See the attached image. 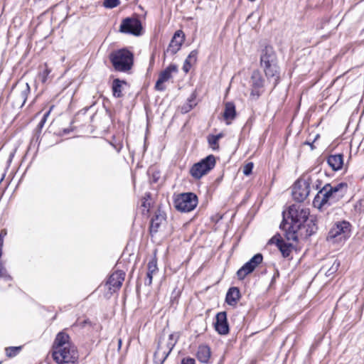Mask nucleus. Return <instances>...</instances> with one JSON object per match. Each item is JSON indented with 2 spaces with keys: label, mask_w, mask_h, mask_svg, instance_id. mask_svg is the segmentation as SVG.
I'll use <instances>...</instances> for the list:
<instances>
[{
  "label": "nucleus",
  "mask_w": 364,
  "mask_h": 364,
  "mask_svg": "<svg viewBox=\"0 0 364 364\" xmlns=\"http://www.w3.org/2000/svg\"><path fill=\"white\" fill-rule=\"evenodd\" d=\"M177 343V336L170 334L166 339L161 338L158 348L154 353V360L156 364H163Z\"/></svg>",
  "instance_id": "nucleus-5"
},
{
  "label": "nucleus",
  "mask_w": 364,
  "mask_h": 364,
  "mask_svg": "<svg viewBox=\"0 0 364 364\" xmlns=\"http://www.w3.org/2000/svg\"><path fill=\"white\" fill-rule=\"evenodd\" d=\"M125 274L124 272L118 270L113 272L109 277L106 285L109 291L113 292L118 290L124 280Z\"/></svg>",
  "instance_id": "nucleus-16"
},
{
  "label": "nucleus",
  "mask_w": 364,
  "mask_h": 364,
  "mask_svg": "<svg viewBox=\"0 0 364 364\" xmlns=\"http://www.w3.org/2000/svg\"><path fill=\"white\" fill-rule=\"evenodd\" d=\"M193 107H194V105H187V103H186L185 105H183L182 106L181 112L183 113H187L189 111H191Z\"/></svg>",
  "instance_id": "nucleus-38"
},
{
  "label": "nucleus",
  "mask_w": 364,
  "mask_h": 364,
  "mask_svg": "<svg viewBox=\"0 0 364 364\" xmlns=\"http://www.w3.org/2000/svg\"><path fill=\"white\" fill-rule=\"evenodd\" d=\"M4 245V238L0 237V252L1 253V249Z\"/></svg>",
  "instance_id": "nucleus-46"
},
{
  "label": "nucleus",
  "mask_w": 364,
  "mask_h": 364,
  "mask_svg": "<svg viewBox=\"0 0 364 364\" xmlns=\"http://www.w3.org/2000/svg\"><path fill=\"white\" fill-rule=\"evenodd\" d=\"M109 60L116 71L127 73L133 66L134 55L129 50L122 48L111 53Z\"/></svg>",
  "instance_id": "nucleus-4"
},
{
  "label": "nucleus",
  "mask_w": 364,
  "mask_h": 364,
  "mask_svg": "<svg viewBox=\"0 0 364 364\" xmlns=\"http://www.w3.org/2000/svg\"><path fill=\"white\" fill-rule=\"evenodd\" d=\"M6 234H7V231L6 229L1 230V232H0V237L4 238V237L6 235Z\"/></svg>",
  "instance_id": "nucleus-43"
},
{
  "label": "nucleus",
  "mask_w": 364,
  "mask_h": 364,
  "mask_svg": "<svg viewBox=\"0 0 364 364\" xmlns=\"http://www.w3.org/2000/svg\"><path fill=\"white\" fill-rule=\"evenodd\" d=\"M191 67H192V65L191 63H189L188 62L185 60L182 69H183V70L186 73H187L189 72V70H191Z\"/></svg>",
  "instance_id": "nucleus-39"
},
{
  "label": "nucleus",
  "mask_w": 364,
  "mask_h": 364,
  "mask_svg": "<svg viewBox=\"0 0 364 364\" xmlns=\"http://www.w3.org/2000/svg\"><path fill=\"white\" fill-rule=\"evenodd\" d=\"M52 356L58 364L74 363L78 359L76 347L71 343L68 334L58 333L52 347Z\"/></svg>",
  "instance_id": "nucleus-1"
},
{
  "label": "nucleus",
  "mask_w": 364,
  "mask_h": 364,
  "mask_svg": "<svg viewBox=\"0 0 364 364\" xmlns=\"http://www.w3.org/2000/svg\"><path fill=\"white\" fill-rule=\"evenodd\" d=\"M318 185H316V189H318Z\"/></svg>",
  "instance_id": "nucleus-50"
},
{
  "label": "nucleus",
  "mask_w": 364,
  "mask_h": 364,
  "mask_svg": "<svg viewBox=\"0 0 364 364\" xmlns=\"http://www.w3.org/2000/svg\"><path fill=\"white\" fill-rule=\"evenodd\" d=\"M15 92H18L17 99L15 102L16 105L22 107L26 102L28 94L30 93V86L28 83L19 85Z\"/></svg>",
  "instance_id": "nucleus-20"
},
{
  "label": "nucleus",
  "mask_w": 364,
  "mask_h": 364,
  "mask_svg": "<svg viewBox=\"0 0 364 364\" xmlns=\"http://www.w3.org/2000/svg\"><path fill=\"white\" fill-rule=\"evenodd\" d=\"M327 163L332 170H341L343 165V155L341 154L330 155L327 158Z\"/></svg>",
  "instance_id": "nucleus-22"
},
{
  "label": "nucleus",
  "mask_w": 364,
  "mask_h": 364,
  "mask_svg": "<svg viewBox=\"0 0 364 364\" xmlns=\"http://www.w3.org/2000/svg\"><path fill=\"white\" fill-rule=\"evenodd\" d=\"M185 40V35L181 30L176 31L166 53L170 55H175L181 48Z\"/></svg>",
  "instance_id": "nucleus-15"
},
{
  "label": "nucleus",
  "mask_w": 364,
  "mask_h": 364,
  "mask_svg": "<svg viewBox=\"0 0 364 364\" xmlns=\"http://www.w3.org/2000/svg\"><path fill=\"white\" fill-rule=\"evenodd\" d=\"M280 228L285 231L287 241H296L299 236H303L302 228H294L293 224L283 222Z\"/></svg>",
  "instance_id": "nucleus-19"
},
{
  "label": "nucleus",
  "mask_w": 364,
  "mask_h": 364,
  "mask_svg": "<svg viewBox=\"0 0 364 364\" xmlns=\"http://www.w3.org/2000/svg\"><path fill=\"white\" fill-rule=\"evenodd\" d=\"M307 144H308L309 145H310V146H311V149H313V145H312V144L309 143V142H308Z\"/></svg>",
  "instance_id": "nucleus-48"
},
{
  "label": "nucleus",
  "mask_w": 364,
  "mask_h": 364,
  "mask_svg": "<svg viewBox=\"0 0 364 364\" xmlns=\"http://www.w3.org/2000/svg\"><path fill=\"white\" fill-rule=\"evenodd\" d=\"M208 141L210 146L213 150H218L219 149L218 140L215 138L214 135H209L208 136Z\"/></svg>",
  "instance_id": "nucleus-31"
},
{
  "label": "nucleus",
  "mask_w": 364,
  "mask_h": 364,
  "mask_svg": "<svg viewBox=\"0 0 364 364\" xmlns=\"http://www.w3.org/2000/svg\"><path fill=\"white\" fill-rule=\"evenodd\" d=\"M50 112V110H49L48 112H47L44 114L43 117L42 118V119L41 120V122L39 123V127H42L44 125V124L46 121V119H47L48 116L49 115Z\"/></svg>",
  "instance_id": "nucleus-41"
},
{
  "label": "nucleus",
  "mask_w": 364,
  "mask_h": 364,
  "mask_svg": "<svg viewBox=\"0 0 364 364\" xmlns=\"http://www.w3.org/2000/svg\"><path fill=\"white\" fill-rule=\"evenodd\" d=\"M126 82L120 80L119 79H114L112 82V92L115 97H122V85H125Z\"/></svg>",
  "instance_id": "nucleus-28"
},
{
  "label": "nucleus",
  "mask_w": 364,
  "mask_h": 364,
  "mask_svg": "<svg viewBox=\"0 0 364 364\" xmlns=\"http://www.w3.org/2000/svg\"><path fill=\"white\" fill-rule=\"evenodd\" d=\"M214 136L219 141L223 136V134L222 133H220L217 135H214Z\"/></svg>",
  "instance_id": "nucleus-45"
},
{
  "label": "nucleus",
  "mask_w": 364,
  "mask_h": 364,
  "mask_svg": "<svg viewBox=\"0 0 364 364\" xmlns=\"http://www.w3.org/2000/svg\"><path fill=\"white\" fill-rule=\"evenodd\" d=\"M178 68L176 65L171 64L168 66L164 70L160 73L159 78L156 82L155 88L157 90L163 91L165 90V86L164 83L167 82L169 79L172 77V73H177Z\"/></svg>",
  "instance_id": "nucleus-14"
},
{
  "label": "nucleus",
  "mask_w": 364,
  "mask_h": 364,
  "mask_svg": "<svg viewBox=\"0 0 364 364\" xmlns=\"http://www.w3.org/2000/svg\"><path fill=\"white\" fill-rule=\"evenodd\" d=\"M0 279H4L5 281L11 280V276L7 273L6 269L3 267H0Z\"/></svg>",
  "instance_id": "nucleus-36"
},
{
  "label": "nucleus",
  "mask_w": 364,
  "mask_h": 364,
  "mask_svg": "<svg viewBox=\"0 0 364 364\" xmlns=\"http://www.w3.org/2000/svg\"><path fill=\"white\" fill-rule=\"evenodd\" d=\"M265 80L258 70H255L251 75L250 84L251 87L250 97L257 100L264 92Z\"/></svg>",
  "instance_id": "nucleus-11"
},
{
  "label": "nucleus",
  "mask_w": 364,
  "mask_h": 364,
  "mask_svg": "<svg viewBox=\"0 0 364 364\" xmlns=\"http://www.w3.org/2000/svg\"><path fill=\"white\" fill-rule=\"evenodd\" d=\"M215 157L209 155L193 164L190 169V174L196 180L200 179L215 167Z\"/></svg>",
  "instance_id": "nucleus-7"
},
{
  "label": "nucleus",
  "mask_w": 364,
  "mask_h": 364,
  "mask_svg": "<svg viewBox=\"0 0 364 364\" xmlns=\"http://www.w3.org/2000/svg\"><path fill=\"white\" fill-rule=\"evenodd\" d=\"M215 328L216 331L221 335H226L229 332V326L227 320V314L225 311H221L216 314Z\"/></svg>",
  "instance_id": "nucleus-18"
},
{
  "label": "nucleus",
  "mask_w": 364,
  "mask_h": 364,
  "mask_svg": "<svg viewBox=\"0 0 364 364\" xmlns=\"http://www.w3.org/2000/svg\"><path fill=\"white\" fill-rule=\"evenodd\" d=\"M253 168V163L250 162L247 164L243 168V173L246 176L250 175L252 173Z\"/></svg>",
  "instance_id": "nucleus-37"
},
{
  "label": "nucleus",
  "mask_w": 364,
  "mask_h": 364,
  "mask_svg": "<svg viewBox=\"0 0 364 364\" xmlns=\"http://www.w3.org/2000/svg\"><path fill=\"white\" fill-rule=\"evenodd\" d=\"M263 257L260 253L254 255L248 262H247L237 272V278L242 280L247 275L252 273L256 267L262 262Z\"/></svg>",
  "instance_id": "nucleus-12"
},
{
  "label": "nucleus",
  "mask_w": 364,
  "mask_h": 364,
  "mask_svg": "<svg viewBox=\"0 0 364 364\" xmlns=\"http://www.w3.org/2000/svg\"><path fill=\"white\" fill-rule=\"evenodd\" d=\"M121 346H122V340L119 338L118 340V348H119V349L121 348Z\"/></svg>",
  "instance_id": "nucleus-47"
},
{
  "label": "nucleus",
  "mask_w": 364,
  "mask_h": 364,
  "mask_svg": "<svg viewBox=\"0 0 364 364\" xmlns=\"http://www.w3.org/2000/svg\"><path fill=\"white\" fill-rule=\"evenodd\" d=\"M187 105H194V107L196 105V95L192 94L191 97L188 99Z\"/></svg>",
  "instance_id": "nucleus-40"
},
{
  "label": "nucleus",
  "mask_w": 364,
  "mask_h": 364,
  "mask_svg": "<svg viewBox=\"0 0 364 364\" xmlns=\"http://www.w3.org/2000/svg\"><path fill=\"white\" fill-rule=\"evenodd\" d=\"M181 364H196L195 360L191 358H183L181 361Z\"/></svg>",
  "instance_id": "nucleus-42"
},
{
  "label": "nucleus",
  "mask_w": 364,
  "mask_h": 364,
  "mask_svg": "<svg viewBox=\"0 0 364 364\" xmlns=\"http://www.w3.org/2000/svg\"><path fill=\"white\" fill-rule=\"evenodd\" d=\"M141 24L139 20L135 18H127L121 23L119 31L124 33H131L134 36L140 34Z\"/></svg>",
  "instance_id": "nucleus-13"
},
{
  "label": "nucleus",
  "mask_w": 364,
  "mask_h": 364,
  "mask_svg": "<svg viewBox=\"0 0 364 364\" xmlns=\"http://www.w3.org/2000/svg\"><path fill=\"white\" fill-rule=\"evenodd\" d=\"M350 224L347 221L336 223L328 232L327 240L332 242H341L350 235Z\"/></svg>",
  "instance_id": "nucleus-8"
},
{
  "label": "nucleus",
  "mask_w": 364,
  "mask_h": 364,
  "mask_svg": "<svg viewBox=\"0 0 364 364\" xmlns=\"http://www.w3.org/2000/svg\"><path fill=\"white\" fill-rule=\"evenodd\" d=\"M236 116L235 106L233 102H228L225 103L223 117L229 124Z\"/></svg>",
  "instance_id": "nucleus-24"
},
{
  "label": "nucleus",
  "mask_w": 364,
  "mask_h": 364,
  "mask_svg": "<svg viewBox=\"0 0 364 364\" xmlns=\"http://www.w3.org/2000/svg\"><path fill=\"white\" fill-rule=\"evenodd\" d=\"M260 66L263 69L268 82L274 89L279 81V69L277 55L271 46H266L260 54Z\"/></svg>",
  "instance_id": "nucleus-3"
},
{
  "label": "nucleus",
  "mask_w": 364,
  "mask_h": 364,
  "mask_svg": "<svg viewBox=\"0 0 364 364\" xmlns=\"http://www.w3.org/2000/svg\"><path fill=\"white\" fill-rule=\"evenodd\" d=\"M268 244H275L279 250L281 251L283 257H287L289 256L291 250L293 249L292 244L289 242H285L280 237L279 235H276L272 237Z\"/></svg>",
  "instance_id": "nucleus-17"
},
{
  "label": "nucleus",
  "mask_w": 364,
  "mask_h": 364,
  "mask_svg": "<svg viewBox=\"0 0 364 364\" xmlns=\"http://www.w3.org/2000/svg\"><path fill=\"white\" fill-rule=\"evenodd\" d=\"M158 272L157 262L155 258L151 259L147 265L146 278L145 285L150 286L152 284L153 276Z\"/></svg>",
  "instance_id": "nucleus-23"
},
{
  "label": "nucleus",
  "mask_w": 364,
  "mask_h": 364,
  "mask_svg": "<svg viewBox=\"0 0 364 364\" xmlns=\"http://www.w3.org/2000/svg\"><path fill=\"white\" fill-rule=\"evenodd\" d=\"M143 205H144V207H146V203H145V202H144Z\"/></svg>",
  "instance_id": "nucleus-49"
},
{
  "label": "nucleus",
  "mask_w": 364,
  "mask_h": 364,
  "mask_svg": "<svg viewBox=\"0 0 364 364\" xmlns=\"http://www.w3.org/2000/svg\"><path fill=\"white\" fill-rule=\"evenodd\" d=\"M289 214L291 218V223L294 228H305L304 223H308L310 211L307 208L301 205H292L289 207Z\"/></svg>",
  "instance_id": "nucleus-6"
},
{
  "label": "nucleus",
  "mask_w": 364,
  "mask_h": 364,
  "mask_svg": "<svg viewBox=\"0 0 364 364\" xmlns=\"http://www.w3.org/2000/svg\"><path fill=\"white\" fill-rule=\"evenodd\" d=\"M313 180L312 176H308L300 178L294 183L292 188V197L295 200L301 203L307 198Z\"/></svg>",
  "instance_id": "nucleus-9"
},
{
  "label": "nucleus",
  "mask_w": 364,
  "mask_h": 364,
  "mask_svg": "<svg viewBox=\"0 0 364 364\" xmlns=\"http://www.w3.org/2000/svg\"><path fill=\"white\" fill-rule=\"evenodd\" d=\"M197 204L198 198L193 193H181L175 200V207L181 212H190L196 207Z\"/></svg>",
  "instance_id": "nucleus-10"
},
{
  "label": "nucleus",
  "mask_w": 364,
  "mask_h": 364,
  "mask_svg": "<svg viewBox=\"0 0 364 364\" xmlns=\"http://www.w3.org/2000/svg\"><path fill=\"white\" fill-rule=\"evenodd\" d=\"M104 6L106 8L112 9L117 6L119 4V0H104Z\"/></svg>",
  "instance_id": "nucleus-35"
},
{
  "label": "nucleus",
  "mask_w": 364,
  "mask_h": 364,
  "mask_svg": "<svg viewBox=\"0 0 364 364\" xmlns=\"http://www.w3.org/2000/svg\"><path fill=\"white\" fill-rule=\"evenodd\" d=\"M346 191L347 184L346 183H339L335 185L327 183L315 196L314 205L319 208L326 204L333 205L343 198Z\"/></svg>",
  "instance_id": "nucleus-2"
},
{
  "label": "nucleus",
  "mask_w": 364,
  "mask_h": 364,
  "mask_svg": "<svg viewBox=\"0 0 364 364\" xmlns=\"http://www.w3.org/2000/svg\"><path fill=\"white\" fill-rule=\"evenodd\" d=\"M165 214L159 210L156 211L155 215L151 220L150 232L151 234L157 232L159 227L165 221Z\"/></svg>",
  "instance_id": "nucleus-21"
},
{
  "label": "nucleus",
  "mask_w": 364,
  "mask_h": 364,
  "mask_svg": "<svg viewBox=\"0 0 364 364\" xmlns=\"http://www.w3.org/2000/svg\"><path fill=\"white\" fill-rule=\"evenodd\" d=\"M214 136L219 141L223 136V134L222 133H220L217 135H214Z\"/></svg>",
  "instance_id": "nucleus-44"
},
{
  "label": "nucleus",
  "mask_w": 364,
  "mask_h": 364,
  "mask_svg": "<svg viewBox=\"0 0 364 364\" xmlns=\"http://www.w3.org/2000/svg\"><path fill=\"white\" fill-rule=\"evenodd\" d=\"M240 291L237 287H231L227 292L226 294V302L229 305H234L240 299Z\"/></svg>",
  "instance_id": "nucleus-25"
},
{
  "label": "nucleus",
  "mask_w": 364,
  "mask_h": 364,
  "mask_svg": "<svg viewBox=\"0 0 364 364\" xmlns=\"http://www.w3.org/2000/svg\"><path fill=\"white\" fill-rule=\"evenodd\" d=\"M197 358L200 362L207 363L210 358V349L207 346H200L197 352Z\"/></svg>",
  "instance_id": "nucleus-26"
},
{
  "label": "nucleus",
  "mask_w": 364,
  "mask_h": 364,
  "mask_svg": "<svg viewBox=\"0 0 364 364\" xmlns=\"http://www.w3.org/2000/svg\"><path fill=\"white\" fill-rule=\"evenodd\" d=\"M45 69L41 72L38 75V79L42 83H46L48 81V77L51 70L49 69L47 65H45Z\"/></svg>",
  "instance_id": "nucleus-29"
},
{
  "label": "nucleus",
  "mask_w": 364,
  "mask_h": 364,
  "mask_svg": "<svg viewBox=\"0 0 364 364\" xmlns=\"http://www.w3.org/2000/svg\"><path fill=\"white\" fill-rule=\"evenodd\" d=\"M197 56H198V50H193L190 53V54L188 55V57L186 58V59L185 60L188 62L189 63H191L193 65L194 63H196V62L197 60Z\"/></svg>",
  "instance_id": "nucleus-33"
},
{
  "label": "nucleus",
  "mask_w": 364,
  "mask_h": 364,
  "mask_svg": "<svg viewBox=\"0 0 364 364\" xmlns=\"http://www.w3.org/2000/svg\"><path fill=\"white\" fill-rule=\"evenodd\" d=\"M339 266H340V262L336 260V259L334 260V262H333L332 266L331 267V268H329L326 271V274L327 276H330V275L333 274L334 272H336L338 270Z\"/></svg>",
  "instance_id": "nucleus-34"
},
{
  "label": "nucleus",
  "mask_w": 364,
  "mask_h": 364,
  "mask_svg": "<svg viewBox=\"0 0 364 364\" xmlns=\"http://www.w3.org/2000/svg\"><path fill=\"white\" fill-rule=\"evenodd\" d=\"M305 228H302L303 235L304 236H311L314 233L316 232L317 230V227L314 220L312 218L309 220L308 223H304Z\"/></svg>",
  "instance_id": "nucleus-27"
},
{
  "label": "nucleus",
  "mask_w": 364,
  "mask_h": 364,
  "mask_svg": "<svg viewBox=\"0 0 364 364\" xmlns=\"http://www.w3.org/2000/svg\"><path fill=\"white\" fill-rule=\"evenodd\" d=\"M197 56H198V50H193L190 53V54L188 55V57L186 58V59L185 60L188 62L189 63H191L193 65L194 63H196V62L197 60Z\"/></svg>",
  "instance_id": "nucleus-32"
},
{
  "label": "nucleus",
  "mask_w": 364,
  "mask_h": 364,
  "mask_svg": "<svg viewBox=\"0 0 364 364\" xmlns=\"http://www.w3.org/2000/svg\"><path fill=\"white\" fill-rule=\"evenodd\" d=\"M21 349V346H18V347H14V346L8 347V348H6V355L8 357L12 358V357L16 356L19 353Z\"/></svg>",
  "instance_id": "nucleus-30"
}]
</instances>
